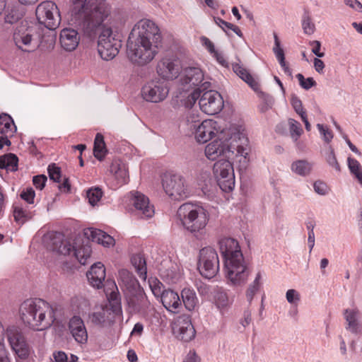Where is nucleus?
I'll return each mask as SVG.
<instances>
[{
    "instance_id": "nucleus-20",
    "label": "nucleus",
    "mask_w": 362,
    "mask_h": 362,
    "mask_svg": "<svg viewBox=\"0 0 362 362\" xmlns=\"http://www.w3.org/2000/svg\"><path fill=\"white\" fill-rule=\"evenodd\" d=\"M121 313L122 309L119 304L103 308L92 314L91 321L93 324L103 327H110L115 323L116 317Z\"/></svg>"
},
{
    "instance_id": "nucleus-7",
    "label": "nucleus",
    "mask_w": 362,
    "mask_h": 362,
    "mask_svg": "<svg viewBox=\"0 0 362 362\" xmlns=\"http://www.w3.org/2000/svg\"><path fill=\"white\" fill-rule=\"evenodd\" d=\"M157 52V45L129 36L127 53L132 63L144 66L152 61Z\"/></svg>"
},
{
    "instance_id": "nucleus-8",
    "label": "nucleus",
    "mask_w": 362,
    "mask_h": 362,
    "mask_svg": "<svg viewBox=\"0 0 362 362\" xmlns=\"http://www.w3.org/2000/svg\"><path fill=\"white\" fill-rule=\"evenodd\" d=\"M52 250L65 256L74 257L83 265L87 263V259L91 254V247L88 240L86 243L81 244L76 241L74 245H72L70 242L63 240L61 234H57L52 238Z\"/></svg>"
},
{
    "instance_id": "nucleus-4",
    "label": "nucleus",
    "mask_w": 362,
    "mask_h": 362,
    "mask_svg": "<svg viewBox=\"0 0 362 362\" xmlns=\"http://www.w3.org/2000/svg\"><path fill=\"white\" fill-rule=\"evenodd\" d=\"M157 73L163 78L173 80L178 76L177 92L182 95L195 86L204 79L202 71L198 67H186L180 71V63L177 59L164 58L157 65Z\"/></svg>"
},
{
    "instance_id": "nucleus-44",
    "label": "nucleus",
    "mask_w": 362,
    "mask_h": 362,
    "mask_svg": "<svg viewBox=\"0 0 362 362\" xmlns=\"http://www.w3.org/2000/svg\"><path fill=\"white\" fill-rule=\"evenodd\" d=\"M102 196L103 192L99 187L89 189L86 193L88 202L92 206H95L100 200Z\"/></svg>"
},
{
    "instance_id": "nucleus-19",
    "label": "nucleus",
    "mask_w": 362,
    "mask_h": 362,
    "mask_svg": "<svg viewBox=\"0 0 362 362\" xmlns=\"http://www.w3.org/2000/svg\"><path fill=\"white\" fill-rule=\"evenodd\" d=\"M194 129L195 139L199 143H206L211 139L216 134L218 136L221 131L216 121L206 119L202 123L194 122L190 127Z\"/></svg>"
},
{
    "instance_id": "nucleus-10",
    "label": "nucleus",
    "mask_w": 362,
    "mask_h": 362,
    "mask_svg": "<svg viewBox=\"0 0 362 362\" xmlns=\"http://www.w3.org/2000/svg\"><path fill=\"white\" fill-rule=\"evenodd\" d=\"M35 14L38 22L49 30L59 26L61 16L57 6L51 1L40 3L36 8Z\"/></svg>"
},
{
    "instance_id": "nucleus-61",
    "label": "nucleus",
    "mask_w": 362,
    "mask_h": 362,
    "mask_svg": "<svg viewBox=\"0 0 362 362\" xmlns=\"http://www.w3.org/2000/svg\"><path fill=\"white\" fill-rule=\"evenodd\" d=\"M344 2L351 8L358 12L362 13V4L358 0H344Z\"/></svg>"
},
{
    "instance_id": "nucleus-64",
    "label": "nucleus",
    "mask_w": 362,
    "mask_h": 362,
    "mask_svg": "<svg viewBox=\"0 0 362 362\" xmlns=\"http://www.w3.org/2000/svg\"><path fill=\"white\" fill-rule=\"evenodd\" d=\"M313 64H314L315 69L317 72H318L320 74L323 72V69L325 68V64L321 59H320L318 58H315L314 61H313Z\"/></svg>"
},
{
    "instance_id": "nucleus-12",
    "label": "nucleus",
    "mask_w": 362,
    "mask_h": 362,
    "mask_svg": "<svg viewBox=\"0 0 362 362\" xmlns=\"http://www.w3.org/2000/svg\"><path fill=\"white\" fill-rule=\"evenodd\" d=\"M165 193L174 200H182L189 196L190 191L185 179L179 174L168 175L163 180Z\"/></svg>"
},
{
    "instance_id": "nucleus-37",
    "label": "nucleus",
    "mask_w": 362,
    "mask_h": 362,
    "mask_svg": "<svg viewBox=\"0 0 362 362\" xmlns=\"http://www.w3.org/2000/svg\"><path fill=\"white\" fill-rule=\"evenodd\" d=\"M262 285V274L259 272L252 282H251L246 290L245 296L247 301L250 303L255 295L259 291Z\"/></svg>"
},
{
    "instance_id": "nucleus-45",
    "label": "nucleus",
    "mask_w": 362,
    "mask_h": 362,
    "mask_svg": "<svg viewBox=\"0 0 362 362\" xmlns=\"http://www.w3.org/2000/svg\"><path fill=\"white\" fill-rule=\"evenodd\" d=\"M202 90L200 88H197L189 93L185 100V106L187 108L192 107L196 101L200 99Z\"/></svg>"
},
{
    "instance_id": "nucleus-48",
    "label": "nucleus",
    "mask_w": 362,
    "mask_h": 362,
    "mask_svg": "<svg viewBox=\"0 0 362 362\" xmlns=\"http://www.w3.org/2000/svg\"><path fill=\"white\" fill-rule=\"evenodd\" d=\"M317 128L319 130L324 141L329 144L332 141L334 136L332 132L326 126H324L321 124H317Z\"/></svg>"
},
{
    "instance_id": "nucleus-2",
    "label": "nucleus",
    "mask_w": 362,
    "mask_h": 362,
    "mask_svg": "<svg viewBox=\"0 0 362 362\" xmlns=\"http://www.w3.org/2000/svg\"><path fill=\"white\" fill-rule=\"evenodd\" d=\"M248 140L243 129L235 125L221 129L217 140L209 144L205 148V155L211 160H215L220 156L228 159L232 156L240 158L239 161L246 162Z\"/></svg>"
},
{
    "instance_id": "nucleus-57",
    "label": "nucleus",
    "mask_w": 362,
    "mask_h": 362,
    "mask_svg": "<svg viewBox=\"0 0 362 362\" xmlns=\"http://www.w3.org/2000/svg\"><path fill=\"white\" fill-rule=\"evenodd\" d=\"M11 124H13V121L11 116L5 113L0 115V129L1 132L4 129L1 126L8 129L11 127Z\"/></svg>"
},
{
    "instance_id": "nucleus-52",
    "label": "nucleus",
    "mask_w": 362,
    "mask_h": 362,
    "mask_svg": "<svg viewBox=\"0 0 362 362\" xmlns=\"http://www.w3.org/2000/svg\"><path fill=\"white\" fill-rule=\"evenodd\" d=\"M35 197V192L32 187L26 188L21 194V197L28 204L34 203Z\"/></svg>"
},
{
    "instance_id": "nucleus-28",
    "label": "nucleus",
    "mask_w": 362,
    "mask_h": 362,
    "mask_svg": "<svg viewBox=\"0 0 362 362\" xmlns=\"http://www.w3.org/2000/svg\"><path fill=\"white\" fill-rule=\"evenodd\" d=\"M217 182L209 172H202L197 177V185L203 194L212 198L216 189Z\"/></svg>"
},
{
    "instance_id": "nucleus-23",
    "label": "nucleus",
    "mask_w": 362,
    "mask_h": 362,
    "mask_svg": "<svg viewBox=\"0 0 362 362\" xmlns=\"http://www.w3.org/2000/svg\"><path fill=\"white\" fill-rule=\"evenodd\" d=\"M132 204L136 214L142 218H148L153 216V206L150 205L148 198L139 192H132Z\"/></svg>"
},
{
    "instance_id": "nucleus-5",
    "label": "nucleus",
    "mask_w": 362,
    "mask_h": 362,
    "mask_svg": "<svg viewBox=\"0 0 362 362\" xmlns=\"http://www.w3.org/2000/svg\"><path fill=\"white\" fill-rule=\"evenodd\" d=\"M20 315L23 323L35 330L46 329L55 320L53 308L40 298L25 300L21 305Z\"/></svg>"
},
{
    "instance_id": "nucleus-13",
    "label": "nucleus",
    "mask_w": 362,
    "mask_h": 362,
    "mask_svg": "<svg viewBox=\"0 0 362 362\" xmlns=\"http://www.w3.org/2000/svg\"><path fill=\"white\" fill-rule=\"evenodd\" d=\"M129 37L136 39L141 38V40L158 46L161 40L158 27L153 21L148 19L139 21L132 30Z\"/></svg>"
},
{
    "instance_id": "nucleus-58",
    "label": "nucleus",
    "mask_w": 362,
    "mask_h": 362,
    "mask_svg": "<svg viewBox=\"0 0 362 362\" xmlns=\"http://www.w3.org/2000/svg\"><path fill=\"white\" fill-rule=\"evenodd\" d=\"M314 190L316 193L320 195H325L327 193V185L320 181H316L313 185Z\"/></svg>"
},
{
    "instance_id": "nucleus-25",
    "label": "nucleus",
    "mask_w": 362,
    "mask_h": 362,
    "mask_svg": "<svg viewBox=\"0 0 362 362\" xmlns=\"http://www.w3.org/2000/svg\"><path fill=\"white\" fill-rule=\"evenodd\" d=\"M118 282L124 295L142 288L136 278L126 269L119 271Z\"/></svg>"
},
{
    "instance_id": "nucleus-36",
    "label": "nucleus",
    "mask_w": 362,
    "mask_h": 362,
    "mask_svg": "<svg viewBox=\"0 0 362 362\" xmlns=\"http://www.w3.org/2000/svg\"><path fill=\"white\" fill-rule=\"evenodd\" d=\"M131 262L139 277L144 280H146L147 268L146 259L143 255L141 254L134 255L131 258Z\"/></svg>"
},
{
    "instance_id": "nucleus-18",
    "label": "nucleus",
    "mask_w": 362,
    "mask_h": 362,
    "mask_svg": "<svg viewBox=\"0 0 362 362\" xmlns=\"http://www.w3.org/2000/svg\"><path fill=\"white\" fill-rule=\"evenodd\" d=\"M199 107L207 115L218 114L223 107V100L221 94L213 90L204 92L199 100Z\"/></svg>"
},
{
    "instance_id": "nucleus-39",
    "label": "nucleus",
    "mask_w": 362,
    "mask_h": 362,
    "mask_svg": "<svg viewBox=\"0 0 362 362\" xmlns=\"http://www.w3.org/2000/svg\"><path fill=\"white\" fill-rule=\"evenodd\" d=\"M347 163L351 173L362 185V166L357 160L351 157L348 158Z\"/></svg>"
},
{
    "instance_id": "nucleus-15",
    "label": "nucleus",
    "mask_w": 362,
    "mask_h": 362,
    "mask_svg": "<svg viewBox=\"0 0 362 362\" xmlns=\"http://www.w3.org/2000/svg\"><path fill=\"white\" fill-rule=\"evenodd\" d=\"M4 334L18 358L22 360L27 358L30 348L21 329L14 325L8 326Z\"/></svg>"
},
{
    "instance_id": "nucleus-35",
    "label": "nucleus",
    "mask_w": 362,
    "mask_h": 362,
    "mask_svg": "<svg viewBox=\"0 0 362 362\" xmlns=\"http://www.w3.org/2000/svg\"><path fill=\"white\" fill-rule=\"evenodd\" d=\"M111 173L114 174L115 178L122 184L127 182L129 174L124 164L119 161H114L110 168Z\"/></svg>"
},
{
    "instance_id": "nucleus-6",
    "label": "nucleus",
    "mask_w": 362,
    "mask_h": 362,
    "mask_svg": "<svg viewBox=\"0 0 362 362\" xmlns=\"http://www.w3.org/2000/svg\"><path fill=\"white\" fill-rule=\"evenodd\" d=\"M177 217L184 228L197 238L205 234L209 222V212L202 206L187 202L182 204L177 211Z\"/></svg>"
},
{
    "instance_id": "nucleus-16",
    "label": "nucleus",
    "mask_w": 362,
    "mask_h": 362,
    "mask_svg": "<svg viewBox=\"0 0 362 362\" xmlns=\"http://www.w3.org/2000/svg\"><path fill=\"white\" fill-rule=\"evenodd\" d=\"M4 334L18 358L22 360L27 358L30 348L21 329L14 325L8 326Z\"/></svg>"
},
{
    "instance_id": "nucleus-49",
    "label": "nucleus",
    "mask_w": 362,
    "mask_h": 362,
    "mask_svg": "<svg viewBox=\"0 0 362 362\" xmlns=\"http://www.w3.org/2000/svg\"><path fill=\"white\" fill-rule=\"evenodd\" d=\"M47 171L50 180H53L55 182H60L61 170L60 168L57 167L55 163L49 165Z\"/></svg>"
},
{
    "instance_id": "nucleus-30",
    "label": "nucleus",
    "mask_w": 362,
    "mask_h": 362,
    "mask_svg": "<svg viewBox=\"0 0 362 362\" xmlns=\"http://www.w3.org/2000/svg\"><path fill=\"white\" fill-rule=\"evenodd\" d=\"M161 302L163 306L172 313H176L182 305V302L177 293L173 290H165L161 293Z\"/></svg>"
},
{
    "instance_id": "nucleus-31",
    "label": "nucleus",
    "mask_w": 362,
    "mask_h": 362,
    "mask_svg": "<svg viewBox=\"0 0 362 362\" xmlns=\"http://www.w3.org/2000/svg\"><path fill=\"white\" fill-rule=\"evenodd\" d=\"M313 168V163L304 159L293 162L291 166V170L294 173L303 177L308 176L311 173Z\"/></svg>"
},
{
    "instance_id": "nucleus-34",
    "label": "nucleus",
    "mask_w": 362,
    "mask_h": 362,
    "mask_svg": "<svg viewBox=\"0 0 362 362\" xmlns=\"http://www.w3.org/2000/svg\"><path fill=\"white\" fill-rule=\"evenodd\" d=\"M233 71L245 82H246L252 89L258 88V83L253 78L252 75L244 67L238 64H233Z\"/></svg>"
},
{
    "instance_id": "nucleus-62",
    "label": "nucleus",
    "mask_w": 362,
    "mask_h": 362,
    "mask_svg": "<svg viewBox=\"0 0 362 362\" xmlns=\"http://www.w3.org/2000/svg\"><path fill=\"white\" fill-rule=\"evenodd\" d=\"M54 362H68L67 355L64 351H57L53 354Z\"/></svg>"
},
{
    "instance_id": "nucleus-40",
    "label": "nucleus",
    "mask_w": 362,
    "mask_h": 362,
    "mask_svg": "<svg viewBox=\"0 0 362 362\" xmlns=\"http://www.w3.org/2000/svg\"><path fill=\"white\" fill-rule=\"evenodd\" d=\"M34 216L33 211H27L21 207H15L13 210V216L15 221L19 224H23L27 221L31 219Z\"/></svg>"
},
{
    "instance_id": "nucleus-32",
    "label": "nucleus",
    "mask_w": 362,
    "mask_h": 362,
    "mask_svg": "<svg viewBox=\"0 0 362 362\" xmlns=\"http://www.w3.org/2000/svg\"><path fill=\"white\" fill-rule=\"evenodd\" d=\"M344 317L347 323L346 329L354 334H358L359 332L358 310L354 309H346L344 311Z\"/></svg>"
},
{
    "instance_id": "nucleus-38",
    "label": "nucleus",
    "mask_w": 362,
    "mask_h": 362,
    "mask_svg": "<svg viewBox=\"0 0 362 362\" xmlns=\"http://www.w3.org/2000/svg\"><path fill=\"white\" fill-rule=\"evenodd\" d=\"M107 148L105 146V143L104 141L103 136L98 133L95 136V141H94V146H93V153L94 156L98 159L99 160H102L106 153H107Z\"/></svg>"
},
{
    "instance_id": "nucleus-59",
    "label": "nucleus",
    "mask_w": 362,
    "mask_h": 362,
    "mask_svg": "<svg viewBox=\"0 0 362 362\" xmlns=\"http://www.w3.org/2000/svg\"><path fill=\"white\" fill-rule=\"evenodd\" d=\"M310 45L313 47L312 52L317 57H323L325 56L324 52H320L321 42L318 40H313L309 42Z\"/></svg>"
},
{
    "instance_id": "nucleus-21",
    "label": "nucleus",
    "mask_w": 362,
    "mask_h": 362,
    "mask_svg": "<svg viewBox=\"0 0 362 362\" xmlns=\"http://www.w3.org/2000/svg\"><path fill=\"white\" fill-rule=\"evenodd\" d=\"M128 309L132 314L145 313L150 305L144 291L140 288L125 295Z\"/></svg>"
},
{
    "instance_id": "nucleus-17",
    "label": "nucleus",
    "mask_w": 362,
    "mask_h": 362,
    "mask_svg": "<svg viewBox=\"0 0 362 362\" xmlns=\"http://www.w3.org/2000/svg\"><path fill=\"white\" fill-rule=\"evenodd\" d=\"M169 93V87L165 81L153 80L146 83L141 88L142 98L151 103L164 100Z\"/></svg>"
},
{
    "instance_id": "nucleus-55",
    "label": "nucleus",
    "mask_w": 362,
    "mask_h": 362,
    "mask_svg": "<svg viewBox=\"0 0 362 362\" xmlns=\"http://www.w3.org/2000/svg\"><path fill=\"white\" fill-rule=\"evenodd\" d=\"M47 180V178L45 175H35L33 178L34 186L40 190L45 187Z\"/></svg>"
},
{
    "instance_id": "nucleus-54",
    "label": "nucleus",
    "mask_w": 362,
    "mask_h": 362,
    "mask_svg": "<svg viewBox=\"0 0 362 362\" xmlns=\"http://www.w3.org/2000/svg\"><path fill=\"white\" fill-rule=\"evenodd\" d=\"M195 286L199 295L202 296L208 297L211 293L210 286L202 281H197Z\"/></svg>"
},
{
    "instance_id": "nucleus-1",
    "label": "nucleus",
    "mask_w": 362,
    "mask_h": 362,
    "mask_svg": "<svg viewBox=\"0 0 362 362\" xmlns=\"http://www.w3.org/2000/svg\"><path fill=\"white\" fill-rule=\"evenodd\" d=\"M111 13V6L106 0H73L70 10V22L76 29L65 28L59 35L62 47L68 52L78 45L80 35L93 39Z\"/></svg>"
},
{
    "instance_id": "nucleus-9",
    "label": "nucleus",
    "mask_w": 362,
    "mask_h": 362,
    "mask_svg": "<svg viewBox=\"0 0 362 362\" xmlns=\"http://www.w3.org/2000/svg\"><path fill=\"white\" fill-rule=\"evenodd\" d=\"M98 51L104 60L114 59L119 53L122 47V40L119 33H114L110 28L103 27L98 31Z\"/></svg>"
},
{
    "instance_id": "nucleus-22",
    "label": "nucleus",
    "mask_w": 362,
    "mask_h": 362,
    "mask_svg": "<svg viewBox=\"0 0 362 362\" xmlns=\"http://www.w3.org/2000/svg\"><path fill=\"white\" fill-rule=\"evenodd\" d=\"M35 29L33 26L21 25L18 26L13 33V41L16 45L24 52H29L34 40Z\"/></svg>"
},
{
    "instance_id": "nucleus-11",
    "label": "nucleus",
    "mask_w": 362,
    "mask_h": 362,
    "mask_svg": "<svg viewBox=\"0 0 362 362\" xmlns=\"http://www.w3.org/2000/svg\"><path fill=\"white\" fill-rule=\"evenodd\" d=\"M213 170L220 189L226 192L233 190L235 175L232 163L227 159H220L214 163Z\"/></svg>"
},
{
    "instance_id": "nucleus-29",
    "label": "nucleus",
    "mask_w": 362,
    "mask_h": 362,
    "mask_svg": "<svg viewBox=\"0 0 362 362\" xmlns=\"http://www.w3.org/2000/svg\"><path fill=\"white\" fill-rule=\"evenodd\" d=\"M84 234L88 240H90L104 247L112 246L115 244L114 238L100 229L88 228Z\"/></svg>"
},
{
    "instance_id": "nucleus-43",
    "label": "nucleus",
    "mask_w": 362,
    "mask_h": 362,
    "mask_svg": "<svg viewBox=\"0 0 362 362\" xmlns=\"http://www.w3.org/2000/svg\"><path fill=\"white\" fill-rule=\"evenodd\" d=\"M289 131L293 141L297 142L299 137L303 133L300 124L294 119H288Z\"/></svg>"
},
{
    "instance_id": "nucleus-24",
    "label": "nucleus",
    "mask_w": 362,
    "mask_h": 362,
    "mask_svg": "<svg viewBox=\"0 0 362 362\" xmlns=\"http://www.w3.org/2000/svg\"><path fill=\"white\" fill-rule=\"evenodd\" d=\"M69 329L75 341L80 344H85L88 341V332L83 321L80 317L74 316L69 322Z\"/></svg>"
},
{
    "instance_id": "nucleus-63",
    "label": "nucleus",
    "mask_w": 362,
    "mask_h": 362,
    "mask_svg": "<svg viewBox=\"0 0 362 362\" xmlns=\"http://www.w3.org/2000/svg\"><path fill=\"white\" fill-rule=\"evenodd\" d=\"M308 245L309 247V252H311L314 245H315V233L313 230V227L312 226V229L308 231Z\"/></svg>"
},
{
    "instance_id": "nucleus-3",
    "label": "nucleus",
    "mask_w": 362,
    "mask_h": 362,
    "mask_svg": "<svg viewBox=\"0 0 362 362\" xmlns=\"http://www.w3.org/2000/svg\"><path fill=\"white\" fill-rule=\"evenodd\" d=\"M219 251L224 260L226 276L233 286L244 285L249 271L238 242L232 238H222L218 241Z\"/></svg>"
},
{
    "instance_id": "nucleus-53",
    "label": "nucleus",
    "mask_w": 362,
    "mask_h": 362,
    "mask_svg": "<svg viewBox=\"0 0 362 362\" xmlns=\"http://www.w3.org/2000/svg\"><path fill=\"white\" fill-rule=\"evenodd\" d=\"M287 301L291 304H297L300 300V293L295 289H288L286 293Z\"/></svg>"
},
{
    "instance_id": "nucleus-51",
    "label": "nucleus",
    "mask_w": 362,
    "mask_h": 362,
    "mask_svg": "<svg viewBox=\"0 0 362 362\" xmlns=\"http://www.w3.org/2000/svg\"><path fill=\"white\" fill-rule=\"evenodd\" d=\"M274 47L273 48V51L276 55V59L279 62L285 59L284 52L282 48L280 47V42L279 40L278 36L276 34H274Z\"/></svg>"
},
{
    "instance_id": "nucleus-41",
    "label": "nucleus",
    "mask_w": 362,
    "mask_h": 362,
    "mask_svg": "<svg viewBox=\"0 0 362 362\" xmlns=\"http://www.w3.org/2000/svg\"><path fill=\"white\" fill-rule=\"evenodd\" d=\"M325 153V158L327 164L334 168L337 171H340V165L337 160L334 148L332 146L329 145L326 147Z\"/></svg>"
},
{
    "instance_id": "nucleus-60",
    "label": "nucleus",
    "mask_w": 362,
    "mask_h": 362,
    "mask_svg": "<svg viewBox=\"0 0 362 362\" xmlns=\"http://www.w3.org/2000/svg\"><path fill=\"white\" fill-rule=\"evenodd\" d=\"M214 21L216 24L218 25L220 28H221L223 30H224L226 33L227 32L226 30H230L233 25L230 23L225 21L224 20L218 17H214Z\"/></svg>"
},
{
    "instance_id": "nucleus-46",
    "label": "nucleus",
    "mask_w": 362,
    "mask_h": 362,
    "mask_svg": "<svg viewBox=\"0 0 362 362\" xmlns=\"http://www.w3.org/2000/svg\"><path fill=\"white\" fill-rule=\"evenodd\" d=\"M302 28L304 33L309 35L313 34L315 30V25L308 14H304L303 16Z\"/></svg>"
},
{
    "instance_id": "nucleus-33",
    "label": "nucleus",
    "mask_w": 362,
    "mask_h": 362,
    "mask_svg": "<svg viewBox=\"0 0 362 362\" xmlns=\"http://www.w3.org/2000/svg\"><path fill=\"white\" fill-rule=\"evenodd\" d=\"M181 297L187 310L189 311L194 310L198 303V298L193 289L188 288H184L181 292Z\"/></svg>"
},
{
    "instance_id": "nucleus-26",
    "label": "nucleus",
    "mask_w": 362,
    "mask_h": 362,
    "mask_svg": "<svg viewBox=\"0 0 362 362\" xmlns=\"http://www.w3.org/2000/svg\"><path fill=\"white\" fill-rule=\"evenodd\" d=\"M89 284L94 288H101L105 279V268L101 262L95 263L86 274Z\"/></svg>"
},
{
    "instance_id": "nucleus-42",
    "label": "nucleus",
    "mask_w": 362,
    "mask_h": 362,
    "mask_svg": "<svg viewBox=\"0 0 362 362\" xmlns=\"http://www.w3.org/2000/svg\"><path fill=\"white\" fill-rule=\"evenodd\" d=\"M214 298L218 307H224L228 303V296L224 289L221 287L216 286L213 290Z\"/></svg>"
},
{
    "instance_id": "nucleus-56",
    "label": "nucleus",
    "mask_w": 362,
    "mask_h": 362,
    "mask_svg": "<svg viewBox=\"0 0 362 362\" xmlns=\"http://www.w3.org/2000/svg\"><path fill=\"white\" fill-rule=\"evenodd\" d=\"M7 158L8 170L15 171L17 170L18 165V157L13 153H8L6 155Z\"/></svg>"
},
{
    "instance_id": "nucleus-47",
    "label": "nucleus",
    "mask_w": 362,
    "mask_h": 362,
    "mask_svg": "<svg viewBox=\"0 0 362 362\" xmlns=\"http://www.w3.org/2000/svg\"><path fill=\"white\" fill-rule=\"evenodd\" d=\"M296 76L299 81L300 86L305 90H309L317 84L312 77L305 78L302 74H298Z\"/></svg>"
},
{
    "instance_id": "nucleus-14",
    "label": "nucleus",
    "mask_w": 362,
    "mask_h": 362,
    "mask_svg": "<svg viewBox=\"0 0 362 362\" xmlns=\"http://www.w3.org/2000/svg\"><path fill=\"white\" fill-rule=\"evenodd\" d=\"M198 269L202 276L211 279L219 271V259L216 251L206 247L200 250Z\"/></svg>"
},
{
    "instance_id": "nucleus-50",
    "label": "nucleus",
    "mask_w": 362,
    "mask_h": 362,
    "mask_svg": "<svg viewBox=\"0 0 362 362\" xmlns=\"http://www.w3.org/2000/svg\"><path fill=\"white\" fill-rule=\"evenodd\" d=\"M291 105L296 112L300 117L306 115L305 111L303 109L301 100L296 95H293L291 100Z\"/></svg>"
},
{
    "instance_id": "nucleus-27",
    "label": "nucleus",
    "mask_w": 362,
    "mask_h": 362,
    "mask_svg": "<svg viewBox=\"0 0 362 362\" xmlns=\"http://www.w3.org/2000/svg\"><path fill=\"white\" fill-rule=\"evenodd\" d=\"M177 337L184 341H189L195 337V329L187 315L179 317L177 322Z\"/></svg>"
}]
</instances>
